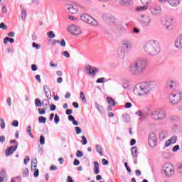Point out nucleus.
I'll use <instances>...</instances> for the list:
<instances>
[{
  "mask_svg": "<svg viewBox=\"0 0 182 182\" xmlns=\"http://www.w3.org/2000/svg\"><path fill=\"white\" fill-rule=\"evenodd\" d=\"M0 127L2 129H5V121L4 120V119L1 118L0 119Z\"/></svg>",
  "mask_w": 182,
  "mask_h": 182,
  "instance_id": "obj_39",
  "label": "nucleus"
},
{
  "mask_svg": "<svg viewBox=\"0 0 182 182\" xmlns=\"http://www.w3.org/2000/svg\"><path fill=\"white\" fill-rule=\"evenodd\" d=\"M117 55L119 59H124V56H126V50L120 47L117 50Z\"/></svg>",
  "mask_w": 182,
  "mask_h": 182,
  "instance_id": "obj_18",
  "label": "nucleus"
},
{
  "mask_svg": "<svg viewBox=\"0 0 182 182\" xmlns=\"http://www.w3.org/2000/svg\"><path fill=\"white\" fill-rule=\"evenodd\" d=\"M95 149H96V151H97V153H99L100 156H103V148H102L100 145L97 144L95 146Z\"/></svg>",
  "mask_w": 182,
  "mask_h": 182,
  "instance_id": "obj_28",
  "label": "nucleus"
},
{
  "mask_svg": "<svg viewBox=\"0 0 182 182\" xmlns=\"http://www.w3.org/2000/svg\"><path fill=\"white\" fill-rule=\"evenodd\" d=\"M141 4L147 5L151 2V0H141Z\"/></svg>",
  "mask_w": 182,
  "mask_h": 182,
  "instance_id": "obj_47",
  "label": "nucleus"
},
{
  "mask_svg": "<svg viewBox=\"0 0 182 182\" xmlns=\"http://www.w3.org/2000/svg\"><path fill=\"white\" fill-rule=\"evenodd\" d=\"M121 48H124L126 52H130V50H132V48H133V44H132V41L129 40H124V41H122Z\"/></svg>",
  "mask_w": 182,
  "mask_h": 182,
  "instance_id": "obj_13",
  "label": "nucleus"
},
{
  "mask_svg": "<svg viewBox=\"0 0 182 182\" xmlns=\"http://www.w3.org/2000/svg\"><path fill=\"white\" fill-rule=\"evenodd\" d=\"M34 173H33V176L34 177H38L39 176V169H36L34 170Z\"/></svg>",
  "mask_w": 182,
  "mask_h": 182,
  "instance_id": "obj_53",
  "label": "nucleus"
},
{
  "mask_svg": "<svg viewBox=\"0 0 182 182\" xmlns=\"http://www.w3.org/2000/svg\"><path fill=\"white\" fill-rule=\"evenodd\" d=\"M143 50L148 56H157L160 53V46L157 41L149 40L144 44Z\"/></svg>",
  "mask_w": 182,
  "mask_h": 182,
  "instance_id": "obj_2",
  "label": "nucleus"
},
{
  "mask_svg": "<svg viewBox=\"0 0 182 182\" xmlns=\"http://www.w3.org/2000/svg\"><path fill=\"white\" fill-rule=\"evenodd\" d=\"M177 86V83L175 81L171 80L167 82L166 87L170 90H173Z\"/></svg>",
  "mask_w": 182,
  "mask_h": 182,
  "instance_id": "obj_21",
  "label": "nucleus"
},
{
  "mask_svg": "<svg viewBox=\"0 0 182 182\" xmlns=\"http://www.w3.org/2000/svg\"><path fill=\"white\" fill-rule=\"evenodd\" d=\"M147 69V60L141 59L132 63L129 66V72L134 76L143 75Z\"/></svg>",
  "mask_w": 182,
  "mask_h": 182,
  "instance_id": "obj_1",
  "label": "nucleus"
},
{
  "mask_svg": "<svg viewBox=\"0 0 182 182\" xmlns=\"http://www.w3.org/2000/svg\"><path fill=\"white\" fill-rule=\"evenodd\" d=\"M80 18L83 22L88 23L91 26H97L98 25L97 21L87 14H82L80 16Z\"/></svg>",
  "mask_w": 182,
  "mask_h": 182,
  "instance_id": "obj_6",
  "label": "nucleus"
},
{
  "mask_svg": "<svg viewBox=\"0 0 182 182\" xmlns=\"http://www.w3.org/2000/svg\"><path fill=\"white\" fill-rule=\"evenodd\" d=\"M102 163L103 166H107V164H109V161L106 160L105 159H103L102 160Z\"/></svg>",
  "mask_w": 182,
  "mask_h": 182,
  "instance_id": "obj_56",
  "label": "nucleus"
},
{
  "mask_svg": "<svg viewBox=\"0 0 182 182\" xmlns=\"http://www.w3.org/2000/svg\"><path fill=\"white\" fill-rule=\"evenodd\" d=\"M156 82L154 81H147L138 84L134 88V93L137 96H141L150 93L151 89H154Z\"/></svg>",
  "mask_w": 182,
  "mask_h": 182,
  "instance_id": "obj_3",
  "label": "nucleus"
},
{
  "mask_svg": "<svg viewBox=\"0 0 182 182\" xmlns=\"http://www.w3.org/2000/svg\"><path fill=\"white\" fill-rule=\"evenodd\" d=\"M35 105L36 106H37L38 107H41L42 106V102H41V100L39 99H36L35 100Z\"/></svg>",
  "mask_w": 182,
  "mask_h": 182,
  "instance_id": "obj_36",
  "label": "nucleus"
},
{
  "mask_svg": "<svg viewBox=\"0 0 182 182\" xmlns=\"http://www.w3.org/2000/svg\"><path fill=\"white\" fill-rule=\"evenodd\" d=\"M159 139H160V140H164V139H166V134H164V132H161L159 134Z\"/></svg>",
  "mask_w": 182,
  "mask_h": 182,
  "instance_id": "obj_50",
  "label": "nucleus"
},
{
  "mask_svg": "<svg viewBox=\"0 0 182 182\" xmlns=\"http://www.w3.org/2000/svg\"><path fill=\"white\" fill-rule=\"evenodd\" d=\"M35 78L36 79V80H38V83H41L42 82V80H41V75H36Z\"/></svg>",
  "mask_w": 182,
  "mask_h": 182,
  "instance_id": "obj_61",
  "label": "nucleus"
},
{
  "mask_svg": "<svg viewBox=\"0 0 182 182\" xmlns=\"http://www.w3.org/2000/svg\"><path fill=\"white\" fill-rule=\"evenodd\" d=\"M38 123H46V117L40 116L38 117Z\"/></svg>",
  "mask_w": 182,
  "mask_h": 182,
  "instance_id": "obj_34",
  "label": "nucleus"
},
{
  "mask_svg": "<svg viewBox=\"0 0 182 182\" xmlns=\"http://www.w3.org/2000/svg\"><path fill=\"white\" fill-rule=\"evenodd\" d=\"M43 90L45 92L46 96L48 99H52V93L48 85H44Z\"/></svg>",
  "mask_w": 182,
  "mask_h": 182,
  "instance_id": "obj_19",
  "label": "nucleus"
},
{
  "mask_svg": "<svg viewBox=\"0 0 182 182\" xmlns=\"http://www.w3.org/2000/svg\"><path fill=\"white\" fill-rule=\"evenodd\" d=\"M33 48H36V49H41V45L36 43H33Z\"/></svg>",
  "mask_w": 182,
  "mask_h": 182,
  "instance_id": "obj_51",
  "label": "nucleus"
},
{
  "mask_svg": "<svg viewBox=\"0 0 182 182\" xmlns=\"http://www.w3.org/2000/svg\"><path fill=\"white\" fill-rule=\"evenodd\" d=\"M178 171L180 174H182V164L178 166Z\"/></svg>",
  "mask_w": 182,
  "mask_h": 182,
  "instance_id": "obj_64",
  "label": "nucleus"
},
{
  "mask_svg": "<svg viewBox=\"0 0 182 182\" xmlns=\"http://www.w3.org/2000/svg\"><path fill=\"white\" fill-rule=\"evenodd\" d=\"M75 130L76 132V134H80L82 133V129L79 127H76Z\"/></svg>",
  "mask_w": 182,
  "mask_h": 182,
  "instance_id": "obj_44",
  "label": "nucleus"
},
{
  "mask_svg": "<svg viewBox=\"0 0 182 182\" xmlns=\"http://www.w3.org/2000/svg\"><path fill=\"white\" fill-rule=\"evenodd\" d=\"M171 6H177L180 4V0H168Z\"/></svg>",
  "mask_w": 182,
  "mask_h": 182,
  "instance_id": "obj_25",
  "label": "nucleus"
},
{
  "mask_svg": "<svg viewBox=\"0 0 182 182\" xmlns=\"http://www.w3.org/2000/svg\"><path fill=\"white\" fill-rule=\"evenodd\" d=\"M133 33H140V30L138 29L137 28H134L132 31Z\"/></svg>",
  "mask_w": 182,
  "mask_h": 182,
  "instance_id": "obj_59",
  "label": "nucleus"
},
{
  "mask_svg": "<svg viewBox=\"0 0 182 182\" xmlns=\"http://www.w3.org/2000/svg\"><path fill=\"white\" fill-rule=\"evenodd\" d=\"M167 117V114L166 111L161 109L158 110V120H164V119Z\"/></svg>",
  "mask_w": 182,
  "mask_h": 182,
  "instance_id": "obj_17",
  "label": "nucleus"
},
{
  "mask_svg": "<svg viewBox=\"0 0 182 182\" xmlns=\"http://www.w3.org/2000/svg\"><path fill=\"white\" fill-rule=\"evenodd\" d=\"M21 19H23V21H25V19H26V9H25L24 8L21 9Z\"/></svg>",
  "mask_w": 182,
  "mask_h": 182,
  "instance_id": "obj_31",
  "label": "nucleus"
},
{
  "mask_svg": "<svg viewBox=\"0 0 182 182\" xmlns=\"http://www.w3.org/2000/svg\"><path fill=\"white\" fill-rule=\"evenodd\" d=\"M0 29H7L6 25H5L4 23H0Z\"/></svg>",
  "mask_w": 182,
  "mask_h": 182,
  "instance_id": "obj_58",
  "label": "nucleus"
},
{
  "mask_svg": "<svg viewBox=\"0 0 182 182\" xmlns=\"http://www.w3.org/2000/svg\"><path fill=\"white\" fill-rule=\"evenodd\" d=\"M11 125H13L14 127H18V126L19 125V122H18V120H14L13 121Z\"/></svg>",
  "mask_w": 182,
  "mask_h": 182,
  "instance_id": "obj_49",
  "label": "nucleus"
},
{
  "mask_svg": "<svg viewBox=\"0 0 182 182\" xmlns=\"http://www.w3.org/2000/svg\"><path fill=\"white\" fill-rule=\"evenodd\" d=\"M149 6L147 5H144L142 6H138L136 7L137 12H143L144 11H147Z\"/></svg>",
  "mask_w": 182,
  "mask_h": 182,
  "instance_id": "obj_26",
  "label": "nucleus"
},
{
  "mask_svg": "<svg viewBox=\"0 0 182 182\" xmlns=\"http://www.w3.org/2000/svg\"><path fill=\"white\" fill-rule=\"evenodd\" d=\"M130 107H132V103L130 102H127L125 104V109H130Z\"/></svg>",
  "mask_w": 182,
  "mask_h": 182,
  "instance_id": "obj_60",
  "label": "nucleus"
},
{
  "mask_svg": "<svg viewBox=\"0 0 182 182\" xmlns=\"http://www.w3.org/2000/svg\"><path fill=\"white\" fill-rule=\"evenodd\" d=\"M40 144H45V136H43V135L40 136Z\"/></svg>",
  "mask_w": 182,
  "mask_h": 182,
  "instance_id": "obj_46",
  "label": "nucleus"
},
{
  "mask_svg": "<svg viewBox=\"0 0 182 182\" xmlns=\"http://www.w3.org/2000/svg\"><path fill=\"white\" fill-rule=\"evenodd\" d=\"M60 46H63V48H65V46H66V42L65 41L64 39H63V40L60 42Z\"/></svg>",
  "mask_w": 182,
  "mask_h": 182,
  "instance_id": "obj_57",
  "label": "nucleus"
},
{
  "mask_svg": "<svg viewBox=\"0 0 182 182\" xmlns=\"http://www.w3.org/2000/svg\"><path fill=\"white\" fill-rule=\"evenodd\" d=\"M16 149H18V145H13L10 146L8 149L6 150V156L8 157V156H11L14 151H16Z\"/></svg>",
  "mask_w": 182,
  "mask_h": 182,
  "instance_id": "obj_15",
  "label": "nucleus"
},
{
  "mask_svg": "<svg viewBox=\"0 0 182 182\" xmlns=\"http://www.w3.org/2000/svg\"><path fill=\"white\" fill-rule=\"evenodd\" d=\"M82 144H87V139H86V136H82V141H81Z\"/></svg>",
  "mask_w": 182,
  "mask_h": 182,
  "instance_id": "obj_42",
  "label": "nucleus"
},
{
  "mask_svg": "<svg viewBox=\"0 0 182 182\" xmlns=\"http://www.w3.org/2000/svg\"><path fill=\"white\" fill-rule=\"evenodd\" d=\"M41 106H43L45 109H48L49 107V100L46 99L43 100Z\"/></svg>",
  "mask_w": 182,
  "mask_h": 182,
  "instance_id": "obj_27",
  "label": "nucleus"
},
{
  "mask_svg": "<svg viewBox=\"0 0 182 182\" xmlns=\"http://www.w3.org/2000/svg\"><path fill=\"white\" fill-rule=\"evenodd\" d=\"M68 31L70 33H71V35L77 36L82 33V31H80V28L73 24L68 26Z\"/></svg>",
  "mask_w": 182,
  "mask_h": 182,
  "instance_id": "obj_10",
  "label": "nucleus"
},
{
  "mask_svg": "<svg viewBox=\"0 0 182 182\" xmlns=\"http://www.w3.org/2000/svg\"><path fill=\"white\" fill-rule=\"evenodd\" d=\"M107 100L110 106H116V102H114V100H113V98H112L111 97H107Z\"/></svg>",
  "mask_w": 182,
  "mask_h": 182,
  "instance_id": "obj_30",
  "label": "nucleus"
},
{
  "mask_svg": "<svg viewBox=\"0 0 182 182\" xmlns=\"http://www.w3.org/2000/svg\"><path fill=\"white\" fill-rule=\"evenodd\" d=\"M150 12L153 16H160L161 15V7L160 6H152L150 8Z\"/></svg>",
  "mask_w": 182,
  "mask_h": 182,
  "instance_id": "obj_12",
  "label": "nucleus"
},
{
  "mask_svg": "<svg viewBox=\"0 0 182 182\" xmlns=\"http://www.w3.org/2000/svg\"><path fill=\"white\" fill-rule=\"evenodd\" d=\"M60 120V118H59V115L55 114V117H54V123H55V124H58V123H59Z\"/></svg>",
  "mask_w": 182,
  "mask_h": 182,
  "instance_id": "obj_38",
  "label": "nucleus"
},
{
  "mask_svg": "<svg viewBox=\"0 0 182 182\" xmlns=\"http://www.w3.org/2000/svg\"><path fill=\"white\" fill-rule=\"evenodd\" d=\"M97 109L98 112H100V113H103V112H105V110L103 109V107H101L99 105H97Z\"/></svg>",
  "mask_w": 182,
  "mask_h": 182,
  "instance_id": "obj_45",
  "label": "nucleus"
},
{
  "mask_svg": "<svg viewBox=\"0 0 182 182\" xmlns=\"http://www.w3.org/2000/svg\"><path fill=\"white\" fill-rule=\"evenodd\" d=\"M47 35H48V38H50V39H53V38H55V33H53V31L48 32Z\"/></svg>",
  "mask_w": 182,
  "mask_h": 182,
  "instance_id": "obj_37",
  "label": "nucleus"
},
{
  "mask_svg": "<svg viewBox=\"0 0 182 182\" xmlns=\"http://www.w3.org/2000/svg\"><path fill=\"white\" fill-rule=\"evenodd\" d=\"M139 22L143 25V26H150L151 23V17L149 15H141L139 17Z\"/></svg>",
  "mask_w": 182,
  "mask_h": 182,
  "instance_id": "obj_8",
  "label": "nucleus"
},
{
  "mask_svg": "<svg viewBox=\"0 0 182 182\" xmlns=\"http://www.w3.org/2000/svg\"><path fill=\"white\" fill-rule=\"evenodd\" d=\"M124 122H126V123H129L130 122V116L129 115H125L123 117Z\"/></svg>",
  "mask_w": 182,
  "mask_h": 182,
  "instance_id": "obj_41",
  "label": "nucleus"
},
{
  "mask_svg": "<svg viewBox=\"0 0 182 182\" xmlns=\"http://www.w3.org/2000/svg\"><path fill=\"white\" fill-rule=\"evenodd\" d=\"M73 164H74V166H79V164H80V161H79V160H77V159H75Z\"/></svg>",
  "mask_w": 182,
  "mask_h": 182,
  "instance_id": "obj_62",
  "label": "nucleus"
},
{
  "mask_svg": "<svg viewBox=\"0 0 182 182\" xmlns=\"http://www.w3.org/2000/svg\"><path fill=\"white\" fill-rule=\"evenodd\" d=\"M76 156L77 158L83 157V151H82L80 150H77V154H76Z\"/></svg>",
  "mask_w": 182,
  "mask_h": 182,
  "instance_id": "obj_40",
  "label": "nucleus"
},
{
  "mask_svg": "<svg viewBox=\"0 0 182 182\" xmlns=\"http://www.w3.org/2000/svg\"><path fill=\"white\" fill-rule=\"evenodd\" d=\"M97 83H105V77H101L97 80Z\"/></svg>",
  "mask_w": 182,
  "mask_h": 182,
  "instance_id": "obj_52",
  "label": "nucleus"
},
{
  "mask_svg": "<svg viewBox=\"0 0 182 182\" xmlns=\"http://www.w3.org/2000/svg\"><path fill=\"white\" fill-rule=\"evenodd\" d=\"M182 93L180 90H173L169 95V102L171 105H178L181 102Z\"/></svg>",
  "mask_w": 182,
  "mask_h": 182,
  "instance_id": "obj_4",
  "label": "nucleus"
},
{
  "mask_svg": "<svg viewBox=\"0 0 182 182\" xmlns=\"http://www.w3.org/2000/svg\"><path fill=\"white\" fill-rule=\"evenodd\" d=\"M178 150H180V146L179 145H176L172 149V151H174V152H176Z\"/></svg>",
  "mask_w": 182,
  "mask_h": 182,
  "instance_id": "obj_48",
  "label": "nucleus"
},
{
  "mask_svg": "<svg viewBox=\"0 0 182 182\" xmlns=\"http://www.w3.org/2000/svg\"><path fill=\"white\" fill-rule=\"evenodd\" d=\"M94 173H95V174H99V173H100V171L99 170V162L98 161L94 162Z\"/></svg>",
  "mask_w": 182,
  "mask_h": 182,
  "instance_id": "obj_23",
  "label": "nucleus"
},
{
  "mask_svg": "<svg viewBox=\"0 0 182 182\" xmlns=\"http://www.w3.org/2000/svg\"><path fill=\"white\" fill-rule=\"evenodd\" d=\"M68 9L70 14L76 15L79 11H83L84 8L80 4L75 3L73 4L69 5Z\"/></svg>",
  "mask_w": 182,
  "mask_h": 182,
  "instance_id": "obj_9",
  "label": "nucleus"
},
{
  "mask_svg": "<svg viewBox=\"0 0 182 182\" xmlns=\"http://www.w3.org/2000/svg\"><path fill=\"white\" fill-rule=\"evenodd\" d=\"M161 173L166 177H171L174 174V166L171 164H165L162 166Z\"/></svg>",
  "mask_w": 182,
  "mask_h": 182,
  "instance_id": "obj_5",
  "label": "nucleus"
},
{
  "mask_svg": "<svg viewBox=\"0 0 182 182\" xmlns=\"http://www.w3.org/2000/svg\"><path fill=\"white\" fill-rule=\"evenodd\" d=\"M148 143L150 147L154 148L157 146V136L154 133H151L148 137Z\"/></svg>",
  "mask_w": 182,
  "mask_h": 182,
  "instance_id": "obj_11",
  "label": "nucleus"
},
{
  "mask_svg": "<svg viewBox=\"0 0 182 182\" xmlns=\"http://www.w3.org/2000/svg\"><path fill=\"white\" fill-rule=\"evenodd\" d=\"M120 5H124L125 6H129L133 4V1L132 0H119Z\"/></svg>",
  "mask_w": 182,
  "mask_h": 182,
  "instance_id": "obj_22",
  "label": "nucleus"
},
{
  "mask_svg": "<svg viewBox=\"0 0 182 182\" xmlns=\"http://www.w3.org/2000/svg\"><path fill=\"white\" fill-rule=\"evenodd\" d=\"M87 73L91 75V76H96V73L99 72V70L96 68H93L90 65H87L86 67Z\"/></svg>",
  "mask_w": 182,
  "mask_h": 182,
  "instance_id": "obj_14",
  "label": "nucleus"
},
{
  "mask_svg": "<svg viewBox=\"0 0 182 182\" xmlns=\"http://www.w3.org/2000/svg\"><path fill=\"white\" fill-rule=\"evenodd\" d=\"M8 42H10V43H14L15 42V39L14 38H11L9 37H6L4 39V43L5 45H6V43H8Z\"/></svg>",
  "mask_w": 182,
  "mask_h": 182,
  "instance_id": "obj_29",
  "label": "nucleus"
},
{
  "mask_svg": "<svg viewBox=\"0 0 182 182\" xmlns=\"http://www.w3.org/2000/svg\"><path fill=\"white\" fill-rule=\"evenodd\" d=\"M36 162L32 161L31 163V170H36V167H38V162L36 161V159H35Z\"/></svg>",
  "mask_w": 182,
  "mask_h": 182,
  "instance_id": "obj_33",
  "label": "nucleus"
},
{
  "mask_svg": "<svg viewBox=\"0 0 182 182\" xmlns=\"http://www.w3.org/2000/svg\"><path fill=\"white\" fill-rule=\"evenodd\" d=\"M150 117L154 120H159V110H153L149 113Z\"/></svg>",
  "mask_w": 182,
  "mask_h": 182,
  "instance_id": "obj_20",
  "label": "nucleus"
},
{
  "mask_svg": "<svg viewBox=\"0 0 182 182\" xmlns=\"http://www.w3.org/2000/svg\"><path fill=\"white\" fill-rule=\"evenodd\" d=\"M29 176V169L28 168H24L23 169V177H28Z\"/></svg>",
  "mask_w": 182,
  "mask_h": 182,
  "instance_id": "obj_32",
  "label": "nucleus"
},
{
  "mask_svg": "<svg viewBox=\"0 0 182 182\" xmlns=\"http://www.w3.org/2000/svg\"><path fill=\"white\" fill-rule=\"evenodd\" d=\"M63 55L65 58H70V55L69 54V52H68V51H63Z\"/></svg>",
  "mask_w": 182,
  "mask_h": 182,
  "instance_id": "obj_54",
  "label": "nucleus"
},
{
  "mask_svg": "<svg viewBox=\"0 0 182 182\" xmlns=\"http://www.w3.org/2000/svg\"><path fill=\"white\" fill-rule=\"evenodd\" d=\"M45 108H38L39 114H45L46 113Z\"/></svg>",
  "mask_w": 182,
  "mask_h": 182,
  "instance_id": "obj_43",
  "label": "nucleus"
},
{
  "mask_svg": "<svg viewBox=\"0 0 182 182\" xmlns=\"http://www.w3.org/2000/svg\"><path fill=\"white\" fill-rule=\"evenodd\" d=\"M177 142V136H173L170 139L166 141L165 143V146L168 147L169 146H171V144H175V143Z\"/></svg>",
  "mask_w": 182,
  "mask_h": 182,
  "instance_id": "obj_16",
  "label": "nucleus"
},
{
  "mask_svg": "<svg viewBox=\"0 0 182 182\" xmlns=\"http://www.w3.org/2000/svg\"><path fill=\"white\" fill-rule=\"evenodd\" d=\"M31 70L33 71V72H36V70H38V66H36V65L35 64H33L31 65Z\"/></svg>",
  "mask_w": 182,
  "mask_h": 182,
  "instance_id": "obj_55",
  "label": "nucleus"
},
{
  "mask_svg": "<svg viewBox=\"0 0 182 182\" xmlns=\"http://www.w3.org/2000/svg\"><path fill=\"white\" fill-rule=\"evenodd\" d=\"M176 23V18L174 17H167L165 20L162 19L161 21V25L165 28L167 31L170 29V27L173 25V23Z\"/></svg>",
  "mask_w": 182,
  "mask_h": 182,
  "instance_id": "obj_7",
  "label": "nucleus"
},
{
  "mask_svg": "<svg viewBox=\"0 0 182 182\" xmlns=\"http://www.w3.org/2000/svg\"><path fill=\"white\" fill-rule=\"evenodd\" d=\"M131 153L134 159H137V146H133L131 149Z\"/></svg>",
  "mask_w": 182,
  "mask_h": 182,
  "instance_id": "obj_24",
  "label": "nucleus"
},
{
  "mask_svg": "<svg viewBox=\"0 0 182 182\" xmlns=\"http://www.w3.org/2000/svg\"><path fill=\"white\" fill-rule=\"evenodd\" d=\"M80 98L82 99V101L83 102V103H87L85 93H83V92H80Z\"/></svg>",
  "mask_w": 182,
  "mask_h": 182,
  "instance_id": "obj_35",
  "label": "nucleus"
},
{
  "mask_svg": "<svg viewBox=\"0 0 182 182\" xmlns=\"http://www.w3.org/2000/svg\"><path fill=\"white\" fill-rule=\"evenodd\" d=\"M0 143H5V136H0Z\"/></svg>",
  "mask_w": 182,
  "mask_h": 182,
  "instance_id": "obj_63",
  "label": "nucleus"
}]
</instances>
